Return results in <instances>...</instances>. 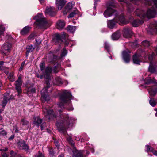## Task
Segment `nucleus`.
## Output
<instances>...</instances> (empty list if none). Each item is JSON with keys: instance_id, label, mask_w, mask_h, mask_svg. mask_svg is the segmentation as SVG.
I'll return each mask as SVG.
<instances>
[{"instance_id": "f257e3e1", "label": "nucleus", "mask_w": 157, "mask_h": 157, "mask_svg": "<svg viewBox=\"0 0 157 157\" xmlns=\"http://www.w3.org/2000/svg\"><path fill=\"white\" fill-rule=\"evenodd\" d=\"M141 0L142 3L146 5H150L153 4L154 5L151 8H148L146 13L141 10L136 9L135 11L136 15L143 18L146 17L148 18L154 17L157 11V0Z\"/></svg>"}, {"instance_id": "f03ea898", "label": "nucleus", "mask_w": 157, "mask_h": 157, "mask_svg": "<svg viewBox=\"0 0 157 157\" xmlns=\"http://www.w3.org/2000/svg\"><path fill=\"white\" fill-rule=\"evenodd\" d=\"M72 99L73 97L69 90H63L60 96L61 102L57 105V110L59 112L62 111L64 109V105L66 104L68 106H67V109L68 110H73L74 109L71 103V100Z\"/></svg>"}, {"instance_id": "7ed1b4c3", "label": "nucleus", "mask_w": 157, "mask_h": 157, "mask_svg": "<svg viewBox=\"0 0 157 157\" xmlns=\"http://www.w3.org/2000/svg\"><path fill=\"white\" fill-rule=\"evenodd\" d=\"M73 121V119L69 118L68 115H67L63 119L60 121H58L56 124L59 131L64 134L66 133L67 128H69L70 126L72 125L71 123Z\"/></svg>"}, {"instance_id": "20e7f679", "label": "nucleus", "mask_w": 157, "mask_h": 157, "mask_svg": "<svg viewBox=\"0 0 157 157\" xmlns=\"http://www.w3.org/2000/svg\"><path fill=\"white\" fill-rule=\"evenodd\" d=\"M144 83L147 85H153L149 86L147 88L149 94L151 96H154L157 93V81L155 79H147L145 80Z\"/></svg>"}, {"instance_id": "39448f33", "label": "nucleus", "mask_w": 157, "mask_h": 157, "mask_svg": "<svg viewBox=\"0 0 157 157\" xmlns=\"http://www.w3.org/2000/svg\"><path fill=\"white\" fill-rule=\"evenodd\" d=\"M114 21L118 23L120 25L126 24L129 22L125 20L123 16H119L116 17L114 19L108 21L107 22L108 27L111 29L114 28L116 26Z\"/></svg>"}, {"instance_id": "423d86ee", "label": "nucleus", "mask_w": 157, "mask_h": 157, "mask_svg": "<svg viewBox=\"0 0 157 157\" xmlns=\"http://www.w3.org/2000/svg\"><path fill=\"white\" fill-rule=\"evenodd\" d=\"M34 19L36 21L37 26L41 29H46L51 25L45 18L43 17L42 14H38Z\"/></svg>"}, {"instance_id": "0eeeda50", "label": "nucleus", "mask_w": 157, "mask_h": 157, "mask_svg": "<svg viewBox=\"0 0 157 157\" xmlns=\"http://www.w3.org/2000/svg\"><path fill=\"white\" fill-rule=\"evenodd\" d=\"M52 71V68L50 67H48L46 68L45 72H43L42 75L40 76L39 75H38L36 76L37 77L40 78L41 79L43 78L44 77L45 78V81L46 83L48 84L51 79L50 74Z\"/></svg>"}, {"instance_id": "6e6552de", "label": "nucleus", "mask_w": 157, "mask_h": 157, "mask_svg": "<svg viewBox=\"0 0 157 157\" xmlns=\"http://www.w3.org/2000/svg\"><path fill=\"white\" fill-rule=\"evenodd\" d=\"M148 52L145 51H142L141 50H138L137 52L133 56V63L135 64H139L140 61L141 56H142L143 55L145 57V55H147Z\"/></svg>"}, {"instance_id": "1a4fd4ad", "label": "nucleus", "mask_w": 157, "mask_h": 157, "mask_svg": "<svg viewBox=\"0 0 157 157\" xmlns=\"http://www.w3.org/2000/svg\"><path fill=\"white\" fill-rule=\"evenodd\" d=\"M154 54L152 52V54H149L148 59L150 61V65L148 68L149 71L151 73H155L156 72V67H157V64L155 62H153L152 60L154 57Z\"/></svg>"}, {"instance_id": "9d476101", "label": "nucleus", "mask_w": 157, "mask_h": 157, "mask_svg": "<svg viewBox=\"0 0 157 157\" xmlns=\"http://www.w3.org/2000/svg\"><path fill=\"white\" fill-rule=\"evenodd\" d=\"M43 108L44 115L48 117L49 120L56 117V116L54 114L52 109H48L47 108L44 107V106H43Z\"/></svg>"}, {"instance_id": "9b49d317", "label": "nucleus", "mask_w": 157, "mask_h": 157, "mask_svg": "<svg viewBox=\"0 0 157 157\" xmlns=\"http://www.w3.org/2000/svg\"><path fill=\"white\" fill-rule=\"evenodd\" d=\"M22 84V81L21 76H19L17 80L15 81V85L16 89L17 92L18 93L17 94V96H19L22 93L21 86Z\"/></svg>"}, {"instance_id": "f8f14e48", "label": "nucleus", "mask_w": 157, "mask_h": 157, "mask_svg": "<svg viewBox=\"0 0 157 157\" xmlns=\"http://www.w3.org/2000/svg\"><path fill=\"white\" fill-rule=\"evenodd\" d=\"M48 87H45L41 91V99L42 102H44L45 101H48L50 99L48 95Z\"/></svg>"}, {"instance_id": "ddd939ff", "label": "nucleus", "mask_w": 157, "mask_h": 157, "mask_svg": "<svg viewBox=\"0 0 157 157\" xmlns=\"http://www.w3.org/2000/svg\"><path fill=\"white\" fill-rule=\"evenodd\" d=\"M147 31L150 34L157 33V22L155 21L151 24L148 27Z\"/></svg>"}, {"instance_id": "4468645a", "label": "nucleus", "mask_w": 157, "mask_h": 157, "mask_svg": "<svg viewBox=\"0 0 157 157\" xmlns=\"http://www.w3.org/2000/svg\"><path fill=\"white\" fill-rule=\"evenodd\" d=\"M33 119V123L34 125L38 127L40 126L41 129L43 130L44 129V124H45V123L43 122L42 124V120L38 117H34Z\"/></svg>"}, {"instance_id": "2eb2a0df", "label": "nucleus", "mask_w": 157, "mask_h": 157, "mask_svg": "<svg viewBox=\"0 0 157 157\" xmlns=\"http://www.w3.org/2000/svg\"><path fill=\"white\" fill-rule=\"evenodd\" d=\"M123 35L125 38H128L131 37L133 34L132 29L130 28H124L123 30Z\"/></svg>"}, {"instance_id": "dca6fc26", "label": "nucleus", "mask_w": 157, "mask_h": 157, "mask_svg": "<svg viewBox=\"0 0 157 157\" xmlns=\"http://www.w3.org/2000/svg\"><path fill=\"white\" fill-rule=\"evenodd\" d=\"M67 37V35L64 32H63L61 34H56V39L58 41L61 40L63 42V40H65V44L66 46L68 45L69 43L68 41H66V39Z\"/></svg>"}, {"instance_id": "f3484780", "label": "nucleus", "mask_w": 157, "mask_h": 157, "mask_svg": "<svg viewBox=\"0 0 157 157\" xmlns=\"http://www.w3.org/2000/svg\"><path fill=\"white\" fill-rule=\"evenodd\" d=\"M117 12L110 7H108L104 13V15L105 17H108L112 15L116 14Z\"/></svg>"}, {"instance_id": "a211bd4d", "label": "nucleus", "mask_w": 157, "mask_h": 157, "mask_svg": "<svg viewBox=\"0 0 157 157\" xmlns=\"http://www.w3.org/2000/svg\"><path fill=\"white\" fill-rule=\"evenodd\" d=\"M130 52L127 49L124 51L122 52V56L124 60L126 63H128L130 60V56L129 53Z\"/></svg>"}, {"instance_id": "6ab92c4d", "label": "nucleus", "mask_w": 157, "mask_h": 157, "mask_svg": "<svg viewBox=\"0 0 157 157\" xmlns=\"http://www.w3.org/2000/svg\"><path fill=\"white\" fill-rule=\"evenodd\" d=\"M45 14H48L51 16H53L56 14L55 8L53 7H47L45 11Z\"/></svg>"}, {"instance_id": "aec40b11", "label": "nucleus", "mask_w": 157, "mask_h": 157, "mask_svg": "<svg viewBox=\"0 0 157 157\" xmlns=\"http://www.w3.org/2000/svg\"><path fill=\"white\" fill-rule=\"evenodd\" d=\"M11 45L8 43H5L2 47V52L5 54L9 52L11 47Z\"/></svg>"}, {"instance_id": "412c9836", "label": "nucleus", "mask_w": 157, "mask_h": 157, "mask_svg": "<svg viewBox=\"0 0 157 157\" xmlns=\"http://www.w3.org/2000/svg\"><path fill=\"white\" fill-rule=\"evenodd\" d=\"M66 3L65 0H56V4L59 10H60Z\"/></svg>"}, {"instance_id": "4be33fe9", "label": "nucleus", "mask_w": 157, "mask_h": 157, "mask_svg": "<svg viewBox=\"0 0 157 157\" xmlns=\"http://www.w3.org/2000/svg\"><path fill=\"white\" fill-rule=\"evenodd\" d=\"M65 23L63 20H60L56 23V27L59 30H61L65 26Z\"/></svg>"}, {"instance_id": "5701e85b", "label": "nucleus", "mask_w": 157, "mask_h": 157, "mask_svg": "<svg viewBox=\"0 0 157 157\" xmlns=\"http://www.w3.org/2000/svg\"><path fill=\"white\" fill-rule=\"evenodd\" d=\"M18 146L20 149L27 150L29 148L28 146L25 144L24 141L19 142Z\"/></svg>"}, {"instance_id": "b1692460", "label": "nucleus", "mask_w": 157, "mask_h": 157, "mask_svg": "<svg viewBox=\"0 0 157 157\" xmlns=\"http://www.w3.org/2000/svg\"><path fill=\"white\" fill-rule=\"evenodd\" d=\"M144 22V21L142 19L141 20H134L132 23V24L134 27H137L142 24Z\"/></svg>"}, {"instance_id": "393cba45", "label": "nucleus", "mask_w": 157, "mask_h": 157, "mask_svg": "<svg viewBox=\"0 0 157 157\" xmlns=\"http://www.w3.org/2000/svg\"><path fill=\"white\" fill-rule=\"evenodd\" d=\"M73 4L71 2H69L65 7V10L63 11V13L64 14H67L69 10L71 9L73 7Z\"/></svg>"}, {"instance_id": "a878e982", "label": "nucleus", "mask_w": 157, "mask_h": 157, "mask_svg": "<svg viewBox=\"0 0 157 157\" xmlns=\"http://www.w3.org/2000/svg\"><path fill=\"white\" fill-rule=\"evenodd\" d=\"M121 33L119 31H117L113 33L112 36V39L113 40H117L121 36Z\"/></svg>"}, {"instance_id": "bb28decb", "label": "nucleus", "mask_w": 157, "mask_h": 157, "mask_svg": "<svg viewBox=\"0 0 157 157\" xmlns=\"http://www.w3.org/2000/svg\"><path fill=\"white\" fill-rule=\"evenodd\" d=\"M31 29V27L26 26L24 27L21 32V33L22 35H25L28 33Z\"/></svg>"}, {"instance_id": "cd10ccee", "label": "nucleus", "mask_w": 157, "mask_h": 157, "mask_svg": "<svg viewBox=\"0 0 157 157\" xmlns=\"http://www.w3.org/2000/svg\"><path fill=\"white\" fill-rule=\"evenodd\" d=\"M75 157H85L84 155L85 152L83 151H77L76 152Z\"/></svg>"}, {"instance_id": "c85d7f7f", "label": "nucleus", "mask_w": 157, "mask_h": 157, "mask_svg": "<svg viewBox=\"0 0 157 157\" xmlns=\"http://www.w3.org/2000/svg\"><path fill=\"white\" fill-rule=\"evenodd\" d=\"M10 99L8 98V97L6 96H4L2 100V105L3 108L6 105L8 101L10 100Z\"/></svg>"}, {"instance_id": "c756f323", "label": "nucleus", "mask_w": 157, "mask_h": 157, "mask_svg": "<svg viewBox=\"0 0 157 157\" xmlns=\"http://www.w3.org/2000/svg\"><path fill=\"white\" fill-rule=\"evenodd\" d=\"M34 47L32 45L28 46L27 48V51L26 53V56H28L29 53L31 52L34 49Z\"/></svg>"}, {"instance_id": "7c9ffc66", "label": "nucleus", "mask_w": 157, "mask_h": 157, "mask_svg": "<svg viewBox=\"0 0 157 157\" xmlns=\"http://www.w3.org/2000/svg\"><path fill=\"white\" fill-rule=\"evenodd\" d=\"M67 29L68 31L73 33L76 30V28L75 26L69 25L67 27Z\"/></svg>"}, {"instance_id": "2f4dec72", "label": "nucleus", "mask_w": 157, "mask_h": 157, "mask_svg": "<svg viewBox=\"0 0 157 157\" xmlns=\"http://www.w3.org/2000/svg\"><path fill=\"white\" fill-rule=\"evenodd\" d=\"M149 103L151 105L152 107H154L157 103L156 101L154 98H150L149 101Z\"/></svg>"}, {"instance_id": "473e14b6", "label": "nucleus", "mask_w": 157, "mask_h": 157, "mask_svg": "<svg viewBox=\"0 0 157 157\" xmlns=\"http://www.w3.org/2000/svg\"><path fill=\"white\" fill-rule=\"evenodd\" d=\"M142 44L143 46L145 47H148L150 46L151 44L149 42L146 40L143 41L142 42Z\"/></svg>"}, {"instance_id": "72a5a7b5", "label": "nucleus", "mask_w": 157, "mask_h": 157, "mask_svg": "<svg viewBox=\"0 0 157 157\" xmlns=\"http://www.w3.org/2000/svg\"><path fill=\"white\" fill-rule=\"evenodd\" d=\"M29 124V122L27 120L22 119L21 120V124L22 126H24L27 125Z\"/></svg>"}, {"instance_id": "f704fd0d", "label": "nucleus", "mask_w": 157, "mask_h": 157, "mask_svg": "<svg viewBox=\"0 0 157 157\" xmlns=\"http://www.w3.org/2000/svg\"><path fill=\"white\" fill-rule=\"evenodd\" d=\"M67 53V51L66 48H63V51L61 53V56L63 57L66 55Z\"/></svg>"}, {"instance_id": "c9c22d12", "label": "nucleus", "mask_w": 157, "mask_h": 157, "mask_svg": "<svg viewBox=\"0 0 157 157\" xmlns=\"http://www.w3.org/2000/svg\"><path fill=\"white\" fill-rule=\"evenodd\" d=\"M67 139L68 141L71 144V145L74 147V144L71 137L70 136H69L68 137H67Z\"/></svg>"}, {"instance_id": "e433bc0d", "label": "nucleus", "mask_w": 157, "mask_h": 157, "mask_svg": "<svg viewBox=\"0 0 157 157\" xmlns=\"http://www.w3.org/2000/svg\"><path fill=\"white\" fill-rule=\"evenodd\" d=\"M7 134L6 132L4 130L0 129V136H5Z\"/></svg>"}, {"instance_id": "4c0bfd02", "label": "nucleus", "mask_w": 157, "mask_h": 157, "mask_svg": "<svg viewBox=\"0 0 157 157\" xmlns=\"http://www.w3.org/2000/svg\"><path fill=\"white\" fill-rule=\"evenodd\" d=\"M145 147L146 149V151L147 152L152 151L153 148L152 147L150 146L149 145H147Z\"/></svg>"}, {"instance_id": "58836bf2", "label": "nucleus", "mask_w": 157, "mask_h": 157, "mask_svg": "<svg viewBox=\"0 0 157 157\" xmlns=\"http://www.w3.org/2000/svg\"><path fill=\"white\" fill-rule=\"evenodd\" d=\"M9 79L12 82H13L14 80V77L13 74H10L8 77Z\"/></svg>"}, {"instance_id": "ea45409f", "label": "nucleus", "mask_w": 157, "mask_h": 157, "mask_svg": "<svg viewBox=\"0 0 157 157\" xmlns=\"http://www.w3.org/2000/svg\"><path fill=\"white\" fill-rule=\"evenodd\" d=\"M5 30V28L3 26H0V36L3 34Z\"/></svg>"}, {"instance_id": "a19ab883", "label": "nucleus", "mask_w": 157, "mask_h": 157, "mask_svg": "<svg viewBox=\"0 0 157 157\" xmlns=\"http://www.w3.org/2000/svg\"><path fill=\"white\" fill-rule=\"evenodd\" d=\"M49 154L51 155H53L55 154V152L54 149L52 148H49L48 149Z\"/></svg>"}, {"instance_id": "79ce46f5", "label": "nucleus", "mask_w": 157, "mask_h": 157, "mask_svg": "<svg viewBox=\"0 0 157 157\" xmlns=\"http://www.w3.org/2000/svg\"><path fill=\"white\" fill-rule=\"evenodd\" d=\"M40 67L41 71L44 70L45 68V63L44 62H42L40 64Z\"/></svg>"}, {"instance_id": "37998d69", "label": "nucleus", "mask_w": 157, "mask_h": 157, "mask_svg": "<svg viewBox=\"0 0 157 157\" xmlns=\"http://www.w3.org/2000/svg\"><path fill=\"white\" fill-rule=\"evenodd\" d=\"M76 11H75V12H72L70 13L69 15L68 16V17L72 18L77 13Z\"/></svg>"}, {"instance_id": "c03bdc74", "label": "nucleus", "mask_w": 157, "mask_h": 157, "mask_svg": "<svg viewBox=\"0 0 157 157\" xmlns=\"http://www.w3.org/2000/svg\"><path fill=\"white\" fill-rule=\"evenodd\" d=\"M35 157H44V156L42 153L39 152L37 154L35 155Z\"/></svg>"}, {"instance_id": "a18cd8bd", "label": "nucleus", "mask_w": 157, "mask_h": 157, "mask_svg": "<svg viewBox=\"0 0 157 157\" xmlns=\"http://www.w3.org/2000/svg\"><path fill=\"white\" fill-rule=\"evenodd\" d=\"M56 82L57 83H62L61 79L59 78H58L56 79Z\"/></svg>"}, {"instance_id": "49530a36", "label": "nucleus", "mask_w": 157, "mask_h": 157, "mask_svg": "<svg viewBox=\"0 0 157 157\" xmlns=\"http://www.w3.org/2000/svg\"><path fill=\"white\" fill-rule=\"evenodd\" d=\"M104 46H105V48H106V49L108 51L109 49V45L108 44V43H107L106 42H105V43Z\"/></svg>"}, {"instance_id": "de8ad7c7", "label": "nucleus", "mask_w": 157, "mask_h": 157, "mask_svg": "<svg viewBox=\"0 0 157 157\" xmlns=\"http://www.w3.org/2000/svg\"><path fill=\"white\" fill-rule=\"evenodd\" d=\"M89 149L91 150V151L92 153H93L94 152V149L93 148L92 146V145H90V146H89Z\"/></svg>"}, {"instance_id": "09e8293b", "label": "nucleus", "mask_w": 157, "mask_h": 157, "mask_svg": "<svg viewBox=\"0 0 157 157\" xmlns=\"http://www.w3.org/2000/svg\"><path fill=\"white\" fill-rule=\"evenodd\" d=\"M34 36V34H30L29 36V37H28V39H32L33 38V37Z\"/></svg>"}, {"instance_id": "8fccbe9b", "label": "nucleus", "mask_w": 157, "mask_h": 157, "mask_svg": "<svg viewBox=\"0 0 157 157\" xmlns=\"http://www.w3.org/2000/svg\"><path fill=\"white\" fill-rule=\"evenodd\" d=\"M151 152H153L155 155L157 156V151L153 150V149H152V151Z\"/></svg>"}, {"instance_id": "3c124183", "label": "nucleus", "mask_w": 157, "mask_h": 157, "mask_svg": "<svg viewBox=\"0 0 157 157\" xmlns=\"http://www.w3.org/2000/svg\"><path fill=\"white\" fill-rule=\"evenodd\" d=\"M2 156L3 157H7L8 155L5 152L2 153Z\"/></svg>"}, {"instance_id": "603ef678", "label": "nucleus", "mask_w": 157, "mask_h": 157, "mask_svg": "<svg viewBox=\"0 0 157 157\" xmlns=\"http://www.w3.org/2000/svg\"><path fill=\"white\" fill-rule=\"evenodd\" d=\"M4 62L2 61H0V69H2V65L4 63Z\"/></svg>"}, {"instance_id": "864d4df0", "label": "nucleus", "mask_w": 157, "mask_h": 157, "mask_svg": "<svg viewBox=\"0 0 157 157\" xmlns=\"http://www.w3.org/2000/svg\"><path fill=\"white\" fill-rule=\"evenodd\" d=\"M153 48L154 52L156 53V55H157V47H154Z\"/></svg>"}, {"instance_id": "5fc2aeb1", "label": "nucleus", "mask_w": 157, "mask_h": 157, "mask_svg": "<svg viewBox=\"0 0 157 157\" xmlns=\"http://www.w3.org/2000/svg\"><path fill=\"white\" fill-rule=\"evenodd\" d=\"M54 143L56 146L58 148L59 147V144H58L57 141H54Z\"/></svg>"}, {"instance_id": "6e6d98bb", "label": "nucleus", "mask_w": 157, "mask_h": 157, "mask_svg": "<svg viewBox=\"0 0 157 157\" xmlns=\"http://www.w3.org/2000/svg\"><path fill=\"white\" fill-rule=\"evenodd\" d=\"M36 43H37L38 44H40L41 43V41L40 40H36Z\"/></svg>"}, {"instance_id": "4d7b16f0", "label": "nucleus", "mask_w": 157, "mask_h": 157, "mask_svg": "<svg viewBox=\"0 0 157 157\" xmlns=\"http://www.w3.org/2000/svg\"><path fill=\"white\" fill-rule=\"evenodd\" d=\"M14 137V135H12L9 138V139L10 140L13 139Z\"/></svg>"}, {"instance_id": "13d9d810", "label": "nucleus", "mask_w": 157, "mask_h": 157, "mask_svg": "<svg viewBox=\"0 0 157 157\" xmlns=\"http://www.w3.org/2000/svg\"><path fill=\"white\" fill-rule=\"evenodd\" d=\"M14 130H15V132H18V131H19V130H18V129L17 128H14Z\"/></svg>"}, {"instance_id": "bf43d9fd", "label": "nucleus", "mask_w": 157, "mask_h": 157, "mask_svg": "<svg viewBox=\"0 0 157 157\" xmlns=\"http://www.w3.org/2000/svg\"><path fill=\"white\" fill-rule=\"evenodd\" d=\"M31 92L33 93H35V88H32L31 90Z\"/></svg>"}, {"instance_id": "052dcab7", "label": "nucleus", "mask_w": 157, "mask_h": 157, "mask_svg": "<svg viewBox=\"0 0 157 157\" xmlns=\"http://www.w3.org/2000/svg\"><path fill=\"white\" fill-rule=\"evenodd\" d=\"M99 1V0H95L94 2V4L95 5L97 4V2Z\"/></svg>"}, {"instance_id": "680f3d73", "label": "nucleus", "mask_w": 157, "mask_h": 157, "mask_svg": "<svg viewBox=\"0 0 157 157\" xmlns=\"http://www.w3.org/2000/svg\"><path fill=\"white\" fill-rule=\"evenodd\" d=\"M2 149V151H6L8 150V148L7 147H6L5 148V149Z\"/></svg>"}, {"instance_id": "e2e57ef3", "label": "nucleus", "mask_w": 157, "mask_h": 157, "mask_svg": "<svg viewBox=\"0 0 157 157\" xmlns=\"http://www.w3.org/2000/svg\"><path fill=\"white\" fill-rule=\"evenodd\" d=\"M154 110L157 112L155 114V115L156 116H157V108L155 109Z\"/></svg>"}, {"instance_id": "0e129e2a", "label": "nucleus", "mask_w": 157, "mask_h": 157, "mask_svg": "<svg viewBox=\"0 0 157 157\" xmlns=\"http://www.w3.org/2000/svg\"><path fill=\"white\" fill-rule=\"evenodd\" d=\"M63 154L61 155H59L58 157H63Z\"/></svg>"}, {"instance_id": "69168bd1", "label": "nucleus", "mask_w": 157, "mask_h": 157, "mask_svg": "<svg viewBox=\"0 0 157 157\" xmlns=\"http://www.w3.org/2000/svg\"><path fill=\"white\" fill-rule=\"evenodd\" d=\"M22 67L21 66L20 68L19 69V71H21L22 69Z\"/></svg>"}, {"instance_id": "338daca9", "label": "nucleus", "mask_w": 157, "mask_h": 157, "mask_svg": "<svg viewBox=\"0 0 157 157\" xmlns=\"http://www.w3.org/2000/svg\"><path fill=\"white\" fill-rule=\"evenodd\" d=\"M39 1L41 2H43L44 1V0H39Z\"/></svg>"}, {"instance_id": "774afa93", "label": "nucleus", "mask_w": 157, "mask_h": 157, "mask_svg": "<svg viewBox=\"0 0 157 157\" xmlns=\"http://www.w3.org/2000/svg\"><path fill=\"white\" fill-rule=\"evenodd\" d=\"M2 83L0 82V88L2 86Z\"/></svg>"}]
</instances>
